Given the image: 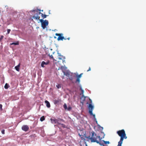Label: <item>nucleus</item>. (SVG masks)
Instances as JSON below:
<instances>
[{
	"mask_svg": "<svg viewBox=\"0 0 146 146\" xmlns=\"http://www.w3.org/2000/svg\"><path fill=\"white\" fill-rule=\"evenodd\" d=\"M90 135L89 136H86V138L87 141H90L91 142H96L101 145L106 146L103 143H101V139L100 136L97 135L94 131H92L91 133H90Z\"/></svg>",
	"mask_w": 146,
	"mask_h": 146,
	"instance_id": "obj_1",
	"label": "nucleus"
},
{
	"mask_svg": "<svg viewBox=\"0 0 146 146\" xmlns=\"http://www.w3.org/2000/svg\"><path fill=\"white\" fill-rule=\"evenodd\" d=\"M117 133L120 137L119 141L123 142L124 139H126L127 138L125 131L124 129H122L117 131Z\"/></svg>",
	"mask_w": 146,
	"mask_h": 146,
	"instance_id": "obj_2",
	"label": "nucleus"
},
{
	"mask_svg": "<svg viewBox=\"0 0 146 146\" xmlns=\"http://www.w3.org/2000/svg\"><path fill=\"white\" fill-rule=\"evenodd\" d=\"M39 11H35L33 17L34 19H35L36 20H40V17L39 16V15L41 13L40 12V10H39Z\"/></svg>",
	"mask_w": 146,
	"mask_h": 146,
	"instance_id": "obj_3",
	"label": "nucleus"
},
{
	"mask_svg": "<svg viewBox=\"0 0 146 146\" xmlns=\"http://www.w3.org/2000/svg\"><path fill=\"white\" fill-rule=\"evenodd\" d=\"M55 35L56 36H58V37L57 38V40H62L63 39L66 40V39L69 40L70 39V37H68L67 38H65L64 37L62 36L63 35V34L62 33L58 34L56 33L55 34Z\"/></svg>",
	"mask_w": 146,
	"mask_h": 146,
	"instance_id": "obj_4",
	"label": "nucleus"
},
{
	"mask_svg": "<svg viewBox=\"0 0 146 146\" xmlns=\"http://www.w3.org/2000/svg\"><path fill=\"white\" fill-rule=\"evenodd\" d=\"M78 135L80 137L81 139L82 140H85L84 137L86 138V133L83 130H80L78 133Z\"/></svg>",
	"mask_w": 146,
	"mask_h": 146,
	"instance_id": "obj_5",
	"label": "nucleus"
},
{
	"mask_svg": "<svg viewBox=\"0 0 146 146\" xmlns=\"http://www.w3.org/2000/svg\"><path fill=\"white\" fill-rule=\"evenodd\" d=\"M48 24V20H45L43 23H42L41 26L43 29H44L47 26Z\"/></svg>",
	"mask_w": 146,
	"mask_h": 146,
	"instance_id": "obj_6",
	"label": "nucleus"
},
{
	"mask_svg": "<svg viewBox=\"0 0 146 146\" xmlns=\"http://www.w3.org/2000/svg\"><path fill=\"white\" fill-rule=\"evenodd\" d=\"M89 109V112L90 114H92V111L94 108V106L91 104H90L88 107Z\"/></svg>",
	"mask_w": 146,
	"mask_h": 146,
	"instance_id": "obj_7",
	"label": "nucleus"
},
{
	"mask_svg": "<svg viewBox=\"0 0 146 146\" xmlns=\"http://www.w3.org/2000/svg\"><path fill=\"white\" fill-rule=\"evenodd\" d=\"M21 128L23 130L25 131H27L29 129V128L27 125H24L22 126Z\"/></svg>",
	"mask_w": 146,
	"mask_h": 146,
	"instance_id": "obj_8",
	"label": "nucleus"
},
{
	"mask_svg": "<svg viewBox=\"0 0 146 146\" xmlns=\"http://www.w3.org/2000/svg\"><path fill=\"white\" fill-rule=\"evenodd\" d=\"M50 120L51 121V122L52 123H54V124H59L58 121H59V120L58 119H50Z\"/></svg>",
	"mask_w": 146,
	"mask_h": 146,
	"instance_id": "obj_9",
	"label": "nucleus"
},
{
	"mask_svg": "<svg viewBox=\"0 0 146 146\" xmlns=\"http://www.w3.org/2000/svg\"><path fill=\"white\" fill-rule=\"evenodd\" d=\"M63 72L64 74V75H66V76L68 77H69V76H71L72 75V73L69 72H65L63 71Z\"/></svg>",
	"mask_w": 146,
	"mask_h": 146,
	"instance_id": "obj_10",
	"label": "nucleus"
},
{
	"mask_svg": "<svg viewBox=\"0 0 146 146\" xmlns=\"http://www.w3.org/2000/svg\"><path fill=\"white\" fill-rule=\"evenodd\" d=\"M58 59L59 60H62V63H64V62L65 61V57H64L63 56H62L61 55H59Z\"/></svg>",
	"mask_w": 146,
	"mask_h": 146,
	"instance_id": "obj_11",
	"label": "nucleus"
},
{
	"mask_svg": "<svg viewBox=\"0 0 146 146\" xmlns=\"http://www.w3.org/2000/svg\"><path fill=\"white\" fill-rule=\"evenodd\" d=\"M49 61H48L46 62L44 61H42L41 64V66L42 67H44V65H47L48 64H49Z\"/></svg>",
	"mask_w": 146,
	"mask_h": 146,
	"instance_id": "obj_12",
	"label": "nucleus"
},
{
	"mask_svg": "<svg viewBox=\"0 0 146 146\" xmlns=\"http://www.w3.org/2000/svg\"><path fill=\"white\" fill-rule=\"evenodd\" d=\"M45 103L46 104V106L48 108H49L50 107V103L47 100H45Z\"/></svg>",
	"mask_w": 146,
	"mask_h": 146,
	"instance_id": "obj_13",
	"label": "nucleus"
},
{
	"mask_svg": "<svg viewBox=\"0 0 146 146\" xmlns=\"http://www.w3.org/2000/svg\"><path fill=\"white\" fill-rule=\"evenodd\" d=\"M20 64L19 63L17 66H15V68L18 71H19V68L20 66Z\"/></svg>",
	"mask_w": 146,
	"mask_h": 146,
	"instance_id": "obj_14",
	"label": "nucleus"
},
{
	"mask_svg": "<svg viewBox=\"0 0 146 146\" xmlns=\"http://www.w3.org/2000/svg\"><path fill=\"white\" fill-rule=\"evenodd\" d=\"M102 141L104 142V143H103V144L106 146H107L106 145L107 144H109L110 143V142L109 141H105L104 140H102Z\"/></svg>",
	"mask_w": 146,
	"mask_h": 146,
	"instance_id": "obj_15",
	"label": "nucleus"
},
{
	"mask_svg": "<svg viewBox=\"0 0 146 146\" xmlns=\"http://www.w3.org/2000/svg\"><path fill=\"white\" fill-rule=\"evenodd\" d=\"M60 101V100H54V103L55 104H57L59 103Z\"/></svg>",
	"mask_w": 146,
	"mask_h": 146,
	"instance_id": "obj_16",
	"label": "nucleus"
},
{
	"mask_svg": "<svg viewBox=\"0 0 146 146\" xmlns=\"http://www.w3.org/2000/svg\"><path fill=\"white\" fill-rule=\"evenodd\" d=\"M19 41H17L16 42H13L11 44V45H19Z\"/></svg>",
	"mask_w": 146,
	"mask_h": 146,
	"instance_id": "obj_17",
	"label": "nucleus"
},
{
	"mask_svg": "<svg viewBox=\"0 0 146 146\" xmlns=\"http://www.w3.org/2000/svg\"><path fill=\"white\" fill-rule=\"evenodd\" d=\"M41 16L43 19L45 18H46V17L47 16V15H44L43 13H41Z\"/></svg>",
	"mask_w": 146,
	"mask_h": 146,
	"instance_id": "obj_18",
	"label": "nucleus"
},
{
	"mask_svg": "<svg viewBox=\"0 0 146 146\" xmlns=\"http://www.w3.org/2000/svg\"><path fill=\"white\" fill-rule=\"evenodd\" d=\"M123 143V142L119 141L118 142V145L117 146H122V144Z\"/></svg>",
	"mask_w": 146,
	"mask_h": 146,
	"instance_id": "obj_19",
	"label": "nucleus"
},
{
	"mask_svg": "<svg viewBox=\"0 0 146 146\" xmlns=\"http://www.w3.org/2000/svg\"><path fill=\"white\" fill-rule=\"evenodd\" d=\"M9 87V85L7 83H6L5 84V86H4L5 88L6 89H8Z\"/></svg>",
	"mask_w": 146,
	"mask_h": 146,
	"instance_id": "obj_20",
	"label": "nucleus"
},
{
	"mask_svg": "<svg viewBox=\"0 0 146 146\" xmlns=\"http://www.w3.org/2000/svg\"><path fill=\"white\" fill-rule=\"evenodd\" d=\"M45 119V118L44 116L41 117L40 118V120L41 121H42L44 120Z\"/></svg>",
	"mask_w": 146,
	"mask_h": 146,
	"instance_id": "obj_21",
	"label": "nucleus"
},
{
	"mask_svg": "<svg viewBox=\"0 0 146 146\" xmlns=\"http://www.w3.org/2000/svg\"><path fill=\"white\" fill-rule=\"evenodd\" d=\"M56 87L58 89H59L61 88V85L60 84H58L56 85Z\"/></svg>",
	"mask_w": 146,
	"mask_h": 146,
	"instance_id": "obj_22",
	"label": "nucleus"
},
{
	"mask_svg": "<svg viewBox=\"0 0 146 146\" xmlns=\"http://www.w3.org/2000/svg\"><path fill=\"white\" fill-rule=\"evenodd\" d=\"M69 79L71 80H72L73 79V77L72 76V75L71 76H69V77H68Z\"/></svg>",
	"mask_w": 146,
	"mask_h": 146,
	"instance_id": "obj_23",
	"label": "nucleus"
},
{
	"mask_svg": "<svg viewBox=\"0 0 146 146\" xmlns=\"http://www.w3.org/2000/svg\"><path fill=\"white\" fill-rule=\"evenodd\" d=\"M80 90H81V92H82V94H80L81 95L82 94H83L84 92V90L82 89L81 87H80Z\"/></svg>",
	"mask_w": 146,
	"mask_h": 146,
	"instance_id": "obj_24",
	"label": "nucleus"
},
{
	"mask_svg": "<svg viewBox=\"0 0 146 146\" xmlns=\"http://www.w3.org/2000/svg\"><path fill=\"white\" fill-rule=\"evenodd\" d=\"M82 74H81L80 75H78L77 76V78H80L82 76Z\"/></svg>",
	"mask_w": 146,
	"mask_h": 146,
	"instance_id": "obj_25",
	"label": "nucleus"
},
{
	"mask_svg": "<svg viewBox=\"0 0 146 146\" xmlns=\"http://www.w3.org/2000/svg\"><path fill=\"white\" fill-rule=\"evenodd\" d=\"M76 82H78V83H79L80 82V78H77V79L76 80Z\"/></svg>",
	"mask_w": 146,
	"mask_h": 146,
	"instance_id": "obj_26",
	"label": "nucleus"
},
{
	"mask_svg": "<svg viewBox=\"0 0 146 146\" xmlns=\"http://www.w3.org/2000/svg\"><path fill=\"white\" fill-rule=\"evenodd\" d=\"M4 36L3 35H1L0 37V42L2 40Z\"/></svg>",
	"mask_w": 146,
	"mask_h": 146,
	"instance_id": "obj_27",
	"label": "nucleus"
},
{
	"mask_svg": "<svg viewBox=\"0 0 146 146\" xmlns=\"http://www.w3.org/2000/svg\"><path fill=\"white\" fill-rule=\"evenodd\" d=\"M1 133L2 134H5V130L4 129H3L1 131Z\"/></svg>",
	"mask_w": 146,
	"mask_h": 146,
	"instance_id": "obj_28",
	"label": "nucleus"
},
{
	"mask_svg": "<svg viewBox=\"0 0 146 146\" xmlns=\"http://www.w3.org/2000/svg\"><path fill=\"white\" fill-rule=\"evenodd\" d=\"M90 115H93V116L94 117V119H95L96 120V119L95 118V114H93L92 113V114H90Z\"/></svg>",
	"mask_w": 146,
	"mask_h": 146,
	"instance_id": "obj_29",
	"label": "nucleus"
},
{
	"mask_svg": "<svg viewBox=\"0 0 146 146\" xmlns=\"http://www.w3.org/2000/svg\"><path fill=\"white\" fill-rule=\"evenodd\" d=\"M11 31V30L10 29H8L7 30V33L8 34H9Z\"/></svg>",
	"mask_w": 146,
	"mask_h": 146,
	"instance_id": "obj_30",
	"label": "nucleus"
},
{
	"mask_svg": "<svg viewBox=\"0 0 146 146\" xmlns=\"http://www.w3.org/2000/svg\"><path fill=\"white\" fill-rule=\"evenodd\" d=\"M44 21L42 19H40V22L41 23H43Z\"/></svg>",
	"mask_w": 146,
	"mask_h": 146,
	"instance_id": "obj_31",
	"label": "nucleus"
},
{
	"mask_svg": "<svg viewBox=\"0 0 146 146\" xmlns=\"http://www.w3.org/2000/svg\"><path fill=\"white\" fill-rule=\"evenodd\" d=\"M64 108L65 109H66L67 108L66 106V104H65L64 105Z\"/></svg>",
	"mask_w": 146,
	"mask_h": 146,
	"instance_id": "obj_32",
	"label": "nucleus"
},
{
	"mask_svg": "<svg viewBox=\"0 0 146 146\" xmlns=\"http://www.w3.org/2000/svg\"><path fill=\"white\" fill-rule=\"evenodd\" d=\"M2 105L1 104H0V109H2Z\"/></svg>",
	"mask_w": 146,
	"mask_h": 146,
	"instance_id": "obj_33",
	"label": "nucleus"
},
{
	"mask_svg": "<svg viewBox=\"0 0 146 146\" xmlns=\"http://www.w3.org/2000/svg\"><path fill=\"white\" fill-rule=\"evenodd\" d=\"M50 57L52 58V59H53L54 60H55L54 59V58L53 57V56H52V55H51L50 56ZM55 60L56 61V60Z\"/></svg>",
	"mask_w": 146,
	"mask_h": 146,
	"instance_id": "obj_34",
	"label": "nucleus"
},
{
	"mask_svg": "<svg viewBox=\"0 0 146 146\" xmlns=\"http://www.w3.org/2000/svg\"><path fill=\"white\" fill-rule=\"evenodd\" d=\"M91 70V68L90 67H89V69L87 70V72H88L89 71H90Z\"/></svg>",
	"mask_w": 146,
	"mask_h": 146,
	"instance_id": "obj_35",
	"label": "nucleus"
},
{
	"mask_svg": "<svg viewBox=\"0 0 146 146\" xmlns=\"http://www.w3.org/2000/svg\"><path fill=\"white\" fill-rule=\"evenodd\" d=\"M54 38H56V36H54Z\"/></svg>",
	"mask_w": 146,
	"mask_h": 146,
	"instance_id": "obj_36",
	"label": "nucleus"
},
{
	"mask_svg": "<svg viewBox=\"0 0 146 146\" xmlns=\"http://www.w3.org/2000/svg\"><path fill=\"white\" fill-rule=\"evenodd\" d=\"M60 119V120H62V119Z\"/></svg>",
	"mask_w": 146,
	"mask_h": 146,
	"instance_id": "obj_37",
	"label": "nucleus"
},
{
	"mask_svg": "<svg viewBox=\"0 0 146 146\" xmlns=\"http://www.w3.org/2000/svg\"><path fill=\"white\" fill-rule=\"evenodd\" d=\"M61 68H62V67H61Z\"/></svg>",
	"mask_w": 146,
	"mask_h": 146,
	"instance_id": "obj_38",
	"label": "nucleus"
}]
</instances>
